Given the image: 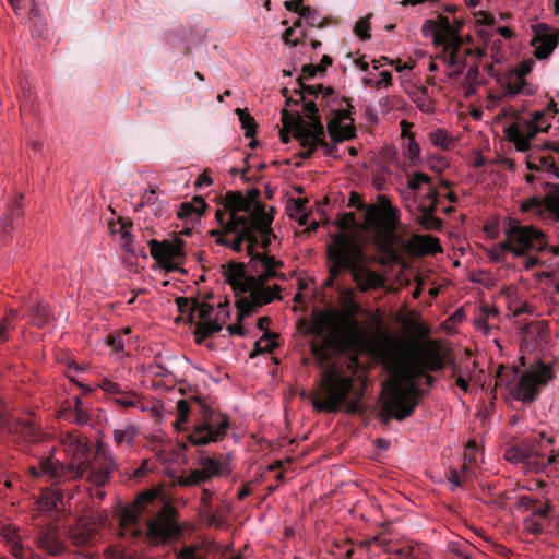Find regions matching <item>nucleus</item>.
<instances>
[{
  "label": "nucleus",
  "instance_id": "nucleus-32",
  "mask_svg": "<svg viewBox=\"0 0 559 559\" xmlns=\"http://www.w3.org/2000/svg\"><path fill=\"white\" fill-rule=\"evenodd\" d=\"M13 431L27 442H36L39 439V430L29 419L15 423Z\"/></svg>",
  "mask_w": 559,
  "mask_h": 559
},
{
  "label": "nucleus",
  "instance_id": "nucleus-54",
  "mask_svg": "<svg viewBox=\"0 0 559 559\" xmlns=\"http://www.w3.org/2000/svg\"><path fill=\"white\" fill-rule=\"evenodd\" d=\"M296 140L298 141V143L300 144L301 147L306 148L305 152L298 153V156L301 159L310 158L311 155L313 154V152H316L318 150V147L316 146V143H314V140L312 139V136H308L307 138V142L304 141V140H300V139H296Z\"/></svg>",
  "mask_w": 559,
  "mask_h": 559
},
{
  "label": "nucleus",
  "instance_id": "nucleus-55",
  "mask_svg": "<svg viewBox=\"0 0 559 559\" xmlns=\"http://www.w3.org/2000/svg\"><path fill=\"white\" fill-rule=\"evenodd\" d=\"M405 559H427L426 546L420 544H411Z\"/></svg>",
  "mask_w": 559,
  "mask_h": 559
},
{
  "label": "nucleus",
  "instance_id": "nucleus-11",
  "mask_svg": "<svg viewBox=\"0 0 559 559\" xmlns=\"http://www.w3.org/2000/svg\"><path fill=\"white\" fill-rule=\"evenodd\" d=\"M222 269L225 282L231 286L236 296L247 293L254 285H265L272 278H285L283 273L270 269H262L257 277L247 275L246 265L237 262H230Z\"/></svg>",
  "mask_w": 559,
  "mask_h": 559
},
{
  "label": "nucleus",
  "instance_id": "nucleus-34",
  "mask_svg": "<svg viewBox=\"0 0 559 559\" xmlns=\"http://www.w3.org/2000/svg\"><path fill=\"white\" fill-rule=\"evenodd\" d=\"M250 257V264L258 272V266L262 269H270L276 271L277 267H283V262L281 260H276L274 255H269L266 253H258Z\"/></svg>",
  "mask_w": 559,
  "mask_h": 559
},
{
  "label": "nucleus",
  "instance_id": "nucleus-41",
  "mask_svg": "<svg viewBox=\"0 0 559 559\" xmlns=\"http://www.w3.org/2000/svg\"><path fill=\"white\" fill-rule=\"evenodd\" d=\"M177 309H179V312L181 313H188V321L189 323L194 322V305L198 304V299H190L187 297H177L176 300Z\"/></svg>",
  "mask_w": 559,
  "mask_h": 559
},
{
  "label": "nucleus",
  "instance_id": "nucleus-31",
  "mask_svg": "<svg viewBox=\"0 0 559 559\" xmlns=\"http://www.w3.org/2000/svg\"><path fill=\"white\" fill-rule=\"evenodd\" d=\"M326 130L335 143L352 140L356 136V130L354 126L343 127L342 123H337V120L328 121Z\"/></svg>",
  "mask_w": 559,
  "mask_h": 559
},
{
  "label": "nucleus",
  "instance_id": "nucleus-58",
  "mask_svg": "<svg viewBox=\"0 0 559 559\" xmlns=\"http://www.w3.org/2000/svg\"><path fill=\"white\" fill-rule=\"evenodd\" d=\"M177 424L186 423L189 416L190 407L189 403L186 400H180L177 402Z\"/></svg>",
  "mask_w": 559,
  "mask_h": 559
},
{
  "label": "nucleus",
  "instance_id": "nucleus-7",
  "mask_svg": "<svg viewBox=\"0 0 559 559\" xmlns=\"http://www.w3.org/2000/svg\"><path fill=\"white\" fill-rule=\"evenodd\" d=\"M230 428V419L227 415L216 413L207 406H203L200 420L190 429L187 440L195 447L219 442Z\"/></svg>",
  "mask_w": 559,
  "mask_h": 559
},
{
  "label": "nucleus",
  "instance_id": "nucleus-25",
  "mask_svg": "<svg viewBox=\"0 0 559 559\" xmlns=\"http://www.w3.org/2000/svg\"><path fill=\"white\" fill-rule=\"evenodd\" d=\"M407 251L412 255L423 257L442 252V246L438 238L432 235L413 234L406 245Z\"/></svg>",
  "mask_w": 559,
  "mask_h": 559
},
{
  "label": "nucleus",
  "instance_id": "nucleus-40",
  "mask_svg": "<svg viewBox=\"0 0 559 559\" xmlns=\"http://www.w3.org/2000/svg\"><path fill=\"white\" fill-rule=\"evenodd\" d=\"M298 15L300 19H306L311 27L323 28L326 25L325 20H319L318 12L312 7H301Z\"/></svg>",
  "mask_w": 559,
  "mask_h": 559
},
{
  "label": "nucleus",
  "instance_id": "nucleus-50",
  "mask_svg": "<svg viewBox=\"0 0 559 559\" xmlns=\"http://www.w3.org/2000/svg\"><path fill=\"white\" fill-rule=\"evenodd\" d=\"M431 182V177L424 174V173H420V171H416L414 175H412L409 178H408V189L412 190L413 192H418V190L420 189V186L423 183H430Z\"/></svg>",
  "mask_w": 559,
  "mask_h": 559
},
{
  "label": "nucleus",
  "instance_id": "nucleus-18",
  "mask_svg": "<svg viewBox=\"0 0 559 559\" xmlns=\"http://www.w3.org/2000/svg\"><path fill=\"white\" fill-rule=\"evenodd\" d=\"M199 468L193 471L183 472L176 479V483L181 486H194L205 484L213 477L221 476L225 473L224 464L203 452H200L198 459Z\"/></svg>",
  "mask_w": 559,
  "mask_h": 559
},
{
  "label": "nucleus",
  "instance_id": "nucleus-53",
  "mask_svg": "<svg viewBox=\"0 0 559 559\" xmlns=\"http://www.w3.org/2000/svg\"><path fill=\"white\" fill-rule=\"evenodd\" d=\"M8 540L11 543L12 552L15 557L23 556V546L20 540V535L15 530H9Z\"/></svg>",
  "mask_w": 559,
  "mask_h": 559
},
{
  "label": "nucleus",
  "instance_id": "nucleus-36",
  "mask_svg": "<svg viewBox=\"0 0 559 559\" xmlns=\"http://www.w3.org/2000/svg\"><path fill=\"white\" fill-rule=\"evenodd\" d=\"M138 430L135 426H127L122 429H115L112 432L115 444L118 447H131L136 437Z\"/></svg>",
  "mask_w": 559,
  "mask_h": 559
},
{
  "label": "nucleus",
  "instance_id": "nucleus-30",
  "mask_svg": "<svg viewBox=\"0 0 559 559\" xmlns=\"http://www.w3.org/2000/svg\"><path fill=\"white\" fill-rule=\"evenodd\" d=\"M207 203L201 197H194L192 201L182 202L180 205L177 216L181 219L187 218H200V216L206 211Z\"/></svg>",
  "mask_w": 559,
  "mask_h": 559
},
{
  "label": "nucleus",
  "instance_id": "nucleus-46",
  "mask_svg": "<svg viewBox=\"0 0 559 559\" xmlns=\"http://www.w3.org/2000/svg\"><path fill=\"white\" fill-rule=\"evenodd\" d=\"M275 336H271L269 340H262V337L255 343L254 350L251 352L249 357L255 358L262 353H272L277 347V343L273 340Z\"/></svg>",
  "mask_w": 559,
  "mask_h": 559
},
{
  "label": "nucleus",
  "instance_id": "nucleus-62",
  "mask_svg": "<svg viewBox=\"0 0 559 559\" xmlns=\"http://www.w3.org/2000/svg\"><path fill=\"white\" fill-rule=\"evenodd\" d=\"M319 72H320V66H314L312 63L305 64L304 68H301V75H299V78H301V81L305 79H311Z\"/></svg>",
  "mask_w": 559,
  "mask_h": 559
},
{
  "label": "nucleus",
  "instance_id": "nucleus-4",
  "mask_svg": "<svg viewBox=\"0 0 559 559\" xmlns=\"http://www.w3.org/2000/svg\"><path fill=\"white\" fill-rule=\"evenodd\" d=\"M62 444L68 452L71 461L68 465L57 464L50 459H45L39 463L43 473L47 474L57 483L68 481L82 477L88 472V481L96 485H103L110 479L111 472L116 468V461L105 450H97L95 464L90 461L91 444L86 437L72 431L67 435Z\"/></svg>",
  "mask_w": 559,
  "mask_h": 559
},
{
  "label": "nucleus",
  "instance_id": "nucleus-57",
  "mask_svg": "<svg viewBox=\"0 0 559 559\" xmlns=\"http://www.w3.org/2000/svg\"><path fill=\"white\" fill-rule=\"evenodd\" d=\"M523 527L533 535H540L544 532L542 523L535 521L533 516L524 519Z\"/></svg>",
  "mask_w": 559,
  "mask_h": 559
},
{
  "label": "nucleus",
  "instance_id": "nucleus-28",
  "mask_svg": "<svg viewBox=\"0 0 559 559\" xmlns=\"http://www.w3.org/2000/svg\"><path fill=\"white\" fill-rule=\"evenodd\" d=\"M23 214L22 210V197L13 199L9 212L0 221V242L2 246L8 245L9 236L14 229L13 222L20 218Z\"/></svg>",
  "mask_w": 559,
  "mask_h": 559
},
{
  "label": "nucleus",
  "instance_id": "nucleus-33",
  "mask_svg": "<svg viewBox=\"0 0 559 559\" xmlns=\"http://www.w3.org/2000/svg\"><path fill=\"white\" fill-rule=\"evenodd\" d=\"M222 330V324L217 321H205L195 323V342L201 345L203 341L212 336L213 334L218 333Z\"/></svg>",
  "mask_w": 559,
  "mask_h": 559
},
{
  "label": "nucleus",
  "instance_id": "nucleus-44",
  "mask_svg": "<svg viewBox=\"0 0 559 559\" xmlns=\"http://www.w3.org/2000/svg\"><path fill=\"white\" fill-rule=\"evenodd\" d=\"M16 317L15 310H10L5 317L0 320V343H5L9 340V330L14 328V320Z\"/></svg>",
  "mask_w": 559,
  "mask_h": 559
},
{
  "label": "nucleus",
  "instance_id": "nucleus-9",
  "mask_svg": "<svg viewBox=\"0 0 559 559\" xmlns=\"http://www.w3.org/2000/svg\"><path fill=\"white\" fill-rule=\"evenodd\" d=\"M554 378V369L543 361H537L522 372L513 395L523 403H532L540 393V388L547 385Z\"/></svg>",
  "mask_w": 559,
  "mask_h": 559
},
{
  "label": "nucleus",
  "instance_id": "nucleus-51",
  "mask_svg": "<svg viewBox=\"0 0 559 559\" xmlns=\"http://www.w3.org/2000/svg\"><path fill=\"white\" fill-rule=\"evenodd\" d=\"M194 309H195V312L198 311L201 322L212 320V314L214 312V308L209 302L198 301V304L194 305Z\"/></svg>",
  "mask_w": 559,
  "mask_h": 559
},
{
  "label": "nucleus",
  "instance_id": "nucleus-29",
  "mask_svg": "<svg viewBox=\"0 0 559 559\" xmlns=\"http://www.w3.org/2000/svg\"><path fill=\"white\" fill-rule=\"evenodd\" d=\"M37 544L46 552L52 556L60 554L63 549L60 539L57 537V534L52 528L40 530L37 536Z\"/></svg>",
  "mask_w": 559,
  "mask_h": 559
},
{
  "label": "nucleus",
  "instance_id": "nucleus-35",
  "mask_svg": "<svg viewBox=\"0 0 559 559\" xmlns=\"http://www.w3.org/2000/svg\"><path fill=\"white\" fill-rule=\"evenodd\" d=\"M314 127H317V131H313L311 133V136L314 140V143H317V147H322L324 151V154L328 156L337 157L336 145H332V144L325 142L323 123L317 122V124H314Z\"/></svg>",
  "mask_w": 559,
  "mask_h": 559
},
{
  "label": "nucleus",
  "instance_id": "nucleus-5",
  "mask_svg": "<svg viewBox=\"0 0 559 559\" xmlns=\"http://www.w3.org/2000/svg\"><path fill=\"white\" fill-rule=\"evenodd\" d=\"M325 257L326 287H333L334 281L345 271L349 272L357 289L362 293L378 290L384 286V277L369 266V257L365 253L364 246L352 236L334 234L331 243L326 245Z\"/></svg>",
  "mask_w": 559,
  "mask_h": 559
},
{
  "label": "nucleus",
  "instance_id": "nucleus-6",
  "mask_svg": "<svg viewBox=\"0 0 559 559\" xmlns=\"http://www.w3.org/2000/svg\"><path fill=\"white\" fill-rule=\"evenodd\" d=\"M326 330L333 332L338 347L343 349L352 348L357 343L361 333L360 325L356 319L343 318L335 311L320 312L311 328V332L320 336Z\"/></svg>",
  "mask_w": 559,
  "mask_h": 559
},
{
  "label": "nucleus",
  "instance_id": "nucleus-19",
  "mask_svg": "<svg viewBox=\"0 0 559 559\" xmlns=\"http://www.w3.org/2000/svg\"><path fill=\"white\" fill-rule=\"evenodd\" d=\"M247 293L248 297H240L236 300V308L239 313V320L243 316H249L266 304H271L276 299H281V287L266 285H254Z\"/></svg>",
  "mask_w": 559,
  "mask_h": 559
},
{
  "label": "nucleus",
  "instance_id": "nucleus-15",
  "mask_svg": "<svg viewBox=\"0 0 559 559\" xmlns=\"http://www.w3.org/2000/svg\"><path fill=\"white\" fill-rule=\"evenodd\" d=\"M222 205L227 213L240 217L254 216L257 213L270 214L260 201V190L257 188L251 189L247 195L240 191H227Z\"/></svg>",
  "mask_w": 559,
  "mask_h": 559
},
{
  "label": "nucleus",
  "instance_id": "nucleus-10",
  "mask_svg": "<svg viewBox=\"0 0 559 559\" xmlns=\"http://www.w3.org/2000/svg\"><path fill=\"white\" fill-rule=\"evenodd\" d=\"M555 443V437H547L545 432L537 436L526 437L520 444L525 455V465L533 473H544L548 466L559 463V453L554 449L546 454L547 447Z\"/></svg>",
  "mask_w": 559,
  "mask_h": 559
},
{
  "label": "nucleus",
  "instance_id": "nucleus-47",
  "mask_svg": "<svg viewBox=\"0 0 559 559\" xmlns=\"http://www.w3.org/2000/svg\"><path fill=\"white\" fill-rule=\"evenodd\" d=\"M297 83H298L299 87L295 88L294 92H295V94H297L299 96L306 97V94H308L310 96L318 97L323 92V85H321V84L306 85L305 83L301 82V78L297 79Z\"/></svg>",
  "mask_w": 559,
  "mask_h": 559
},
{
  "label": "nucleus",
  "instance_id": "nucleus-63",
  "mask_svg": "<svg viewBox=\"0 0 559 559\" xmlns=\"http://www.w3.org/2000/svg\"><path fill=\"white\" fill-rule=\"evenodd\" d=\"M451 551L456 554L461 559H471L469 546L467 544L451 545Z\"/></svg>",
  "mask_w": 559,
  "mask_h": 559
},
{
  "label": "nucleus",
  "instance_id": "nucleus-61",
  "mask_svg": "<svg viewBox=\"0 0 559 559\" xmlns=\"http://www.w3.org/2000/svg\"><path fill=\"white\" fill-rule=\"evenodd\" d=\"M507 459L510 462H524L525 463V455H524V451H523V448L521 447V444H519L516 448H512L511 450H509L507 453Z\"/></svg>",
  "mask_w": 559,
  "mask_h": 559
},
{
  "label": "nucleus",
  "instance_id": "nucleus-16",
  "mask_svg": "<svg viewBox=\"0 0 559 559\" xmlns=\"http://www.w3.org/2000/svg\"><path fill=\"white\" fill-rule=\"evenodd\" d=\"M378 200L379 205L367 207L365 221L378 233L392 238L399 222V210L392 206V202L384 194H380Z\"/></svg>",
  "mask_w": 559,
  "mask_h": 559
},
{
  "label": "nucleus",
  "instance_id": "nucleus-59",
  "mask_svg": "<svg viewBox=\"0 0 559 559\" xmlns=\"http://www.w3.org/2000/svg\"><path fill=\"white\" fill-rule=\"evenodd\" d=\"M107 346L112 348L115 352L123 349V341L121 334H109L106 340Z\"/></svg>",
  "mask_w": 559,
  "mask_h": 559
},
{
  "label": "nucleus",
  "instance_id": "nucleus-27",
  "mask_svg": "<svg viewBox=\"0 0 559 559\" xmlns=\"http://www.w3.org/2000/svg\"><path fill=\"white\" fill-rule=\"evenodd\" d=\"M58 417L69 420L79 427L90 425V415L87 414L81 396H74L72 402L62 404L58 412Z\"/></svg>",
  "mask_w": 559,
  "mask_h": 559
},
{
  "label": "nucleus",
  "instance_id": "nucleus-23",
  "mask_svg": "<svg viewBox=\"0 0 559 559\" xmlns=\"http://www.w3.org/2000/svg\"><path fill=\"white\" fill-rule=\"evenodd\" d=\"M497 82L502 87V93L498 95L489 94L488 98L492 102L500 103L504 98H512L519 94H533V91L527 87L523 74H518L516 71H510L506 75L499 76Z\"/></svg>",
  "mask_w": 559,
  "mask_h": 559
},
{
  "label": "nucleus",
  "instance_id": "nucleus-64",
  "mask_svg": "<svg viewBox=\"0 0 559 559\" xmlns=\"http://www.w3.org/2000/svg\"><path fill=\"white\" fill-rule=\"evenodd\" d=\"M176 559H199L194 547H185L177 552Z\"/></svg>",
  "mask_w": 559,
  "mask_h": 559
},
{
  "label": "nucleus",
  "instance_id": "nucleus-37",
  "mask_svg": "<svg viewBox=\"0 0 559 559\" xmlns=\"http://www.w3.org/2000/svg\"><path fill=\"white\" fill-rule=\"evenodd\" d=\"M236 115L238 116V120L240 121V126L245 130V135L247 138H252L257 133V122L254 118L246 111V109H236Z\"/></svg>",
  "mask_w": 559,
  "mask_h": 559
},
{
  "label": "nucleus",
  "instance_id": "nucleus-43",
  "mask_svg": "<svg viewBox=\"0 0 559 559\" xmlns=\"http://www.w3.org/2000/svg\"><path fill=\"white\" fill-rule=\"evenodd\" d=\"M355 226H356V214L353 212H346L337 221V227H338V229H341V233H338L337 235H349L353 238H355L357 241H359L355 235L347 233L352 227H355Z\"/></svg>",
  "mask_w": 559,
  "mask_h": 559
},
{
  "label": "nucleus",
  "instance_id": "nucleus-60",
  "mask_svg": "<svg viewBox=\"0 0 559 559\" xmlns=\"http://www.w3.org/2000/svg\"><path fill=\"white\" fill-rule=\"evenodd\" d=\"M348 206L356 207L358 211L366 212V209L369 207L370 205H367L366 203H364L359 193L354 191V192H350V195L348 199Z\"/></svg>",
  "mask_w": 559,
  "mask_h": 559
},
{
  "label": "nucleus",
  "instance_id": "nucleus-12",
  "mask_svg": "<svg viewBox=\"0 0 559 559\" xmlns=\"http://www.w3.org/2000/svg\"><path fill=\"white\" fill-rule=\"evenodd\" d=\"M150 254L156 262L167 272H181L186 270L181 267L185 262V241L176 237L174 240L151 239L148 241Z\"/></svg>",
  "mask_w": 559,
  "mask_h": 559
},
{
  "label": "nucleus",
  "instance_id": "nucleus-20",
  "mask_svg": "<svg viewBox=\"0 0 559 559\" xmlns=\"http://www.w3.org/2000/svg\"><path fill=\"white\" fill-rule=\"evenodd\" d=\"M547 188L548 191L543 199L534 197L523 201L521 204V211H533L540 217H543L547 212L550 217L559 222V185L547 183Z\"/></svg>",
  "mask_w": 559,
  "mask_h": 559
},
{
  "label": "nucleus",
  "instance_id": "nucleus-45",
  "mask_svg": "<svg viewBox=\"0 0 559 559\" xmlns=\"http://www.w3.org/2000/svg\"><path fill=\"white\" fill-rule=\"evenodd\" d=\"M417 222L421 225V227L426 230H440L443 225V221L435 216V214H426L423 213L418 217Z\"/></svg>",
  "mask_w": 559,
  "mask_h": 559
},
{
  "label": "nucleus",
  "instance_id": "nucleus-24",
  "mask_svg": "<svg viewBox=\"0 0 559 559\" xmlns=\"http://www.w3.org/2000/svg\"><path fill=\"white\" fill-rule=\"evenodd\" d=\"M559 40V34L551 31L545 25H539L535 31L532 39V46L535 48V57L537 59H547L549 55L556 49Z\"/></svg>",
  "mask_w": 559,
  "mask_h": 559
},
{
  "label": "nucleus",
  "instance_id": "nucleus-42",
  "mask_svg": "<svg viewBox=\"0 0 559 559\" xmlns=\"http://www.w3.org/2000/svg\"><path fill=\"white\" fill-rule=\"evenodd\" d=\"M34 324L43 326L47 324L50 318V310L46 302L39 301L33 307Z\"/></svg>",
  "mask_w": 559,
  "mask_h": 559
},
{
  "label": "nucleus",
  "instance_id": "nucleus-21",
  "mask_svg": "<svg viewBox=\"0 0 559 559\" xmlns=\"http://www.w3.org/2000/svg\"><path fill=\"white\" fill-rule=\"evenodd\" d=\"M437 45H444L449 52V64L457 66V53L462 45V39L457 31L452 27L448 17L439 19L438 29L433 35Z\"/></svg>",
  "mask_w": 559,
  "mask_h": 559
},
{
  "label": "nucleus",
  "instance_id": "nucleus-17",
  "mask_svg": "<svg viewBox=\"0 0 559 559\" xmlns=\"http://www.w3.org/2000/svg\"><path fill=\"white\" fill-rule=\"evenodd\" d=\"M304 112L309 119V122L302 119L299 111L292 114L286 109L282 110V122L286 127L295 128V139H300L307 142V138L311 136V133L316 132L314 124L322 121L319 115V107L312 100L305 103Z\"/></svg>",
  "mask_w": 559,
  "mask_h": 559
},
{
  "label": "nucleus",
  "instance_id": "nucleus-14",
  "mask_svg": "<svg viewBox=\"0 0 559 559\" xmlns=\"http://www.w3.org/2000/svg\"><path fill=\"white\" fill-rule=\"evenodd\" d=\"M272 222V214L257 213L254 216L245 217V225L248 227L250 235V239H245L248 255L258 254L257 248L259 246L264 250L270 248L272 239L275 238Z\"/></svg>",
  "mask_w": 559,
  "mask_h": 559
},
{
  "label": "nucleus",
  "instance_id": "nucleus-13",
  "mask_svg": "<svg viewBox=\"0 0 559 559\" xmlns=\"http://www.w3.org/2000/svg\"><path fill=\"white\" fill-rule=\"evenodd\" d=\"M506 235L516 245V257H525L530 251L544 252L547 249L546 235L533 225L510 222Z\"/></svg>",
  "mask_w": 559,
  "mask_h": 559
},
{
  "label": "nucleus",
  "instance_id": "nucleus-2",
  "mask_svg": "<svg viewBox=\"0 0 559 559\" xmlns=\"http://www.w3.org/2000/svg\"><path fill=\"white\" fill-rule=\"evenodd\" d=\"M444 358L440 352L437 340H428L407 358L402 379L396 380L386 388V401L383 404V412L388 418L403 420L412 416L419 403L420 390L416 380L426 377V382L431 385L433 377L426 376L429 371L443 370Z\"/></svg>",
  "mask_w": 559,
  "mask_h": 559
},
{
  "label": "nucleus",
  "instance_id": "nucleus-56",
  "mask_svg": "<svg viewBox=\"0 0 559 559\" xmlns=\"http://www.w3.org/2000/svg\"><path fill=\"white\" fill-rule=\"evenodd\" d=\"M431 140L436 146L443 147V148L448 147V145L450 143L449 134L444 130H437V131L432 132Z\"/></svg>",
  "mask_w": 559,
  "mask_h": 559
},
{
  "label": "nucleus",
  "instance_id": "nucleus-3",
  "mask_svg": "<svg viewBox=\"0 0 559 559\" xmlns=\"http://www.w3.org/2000/svg\"><path fill=\"white\" fill-rule=\"evenodd\" d=\"M158 498V492L150 491L139 495L132 504H126L115 511L119 536L126 540H140L144 537L153 545L166 544L181 535L176 521V511L170 504H162L157 518L147 519L156 509H151Z\"/></svg>",
  "mask_w": 559,
  "mask_h": 559
},
{
  "label": "nucleus",
  "instance_id": "nucleus-49",
  "mask_svg": "<svg viewBox=\"0 0 559 559\" xmlns=\"http://www.w3.org/2000/svg\"><path fill=\"white\" fill-rule=\"evenodd\" d=\"M370 17L371 14H369L368 17H360L355 24L354 32L356 36L360 38V40H369L371 37L369 22Z\"/></svg>",
  "mask_w": 559,
  "mask_h": 559
},
{
  "label": "nucleus",
  "instance_id": "nucleus-8",
  "mask_svg": "<svg viewBox=\"0 0 559 559\" xmlns=\"http://www.w3.org/2000/svg\"><path fill=\"white\" fill-rule=\"evenodd\" d=\"M216 221L219 228L211 229L209 235L216 237V243L231 248L235 252L243 250L245 239H250L248 227L245 225V217L227 213V210L216 211Z\"/></svg>",
  "mask_w": 559,
  "mask_h": 559
},
{
  "label": "nucleus",
  "instance_id": "nucleus-48",
  "mask_svg": "<svg viewBox=\"0 0 559 559\" xmlns=\"http://www.w3.org/2000/svg\"><path fill=\"white\" fill-rule=\"evenodd\" d=\"M118 223L120 224V230L119 233L121 234V238L124 240V249L126 251H130L132 252L133 249L131 247V234H130V229L133 225L132 221L131 219H127V218H123V217H120L118 219Z\"/></svg>",
  "mask_w": 559,
  "mask_h": 559
},
{
  "label": "nucleus",
  "instance_id": "nucleus-22",
  "mask_svg": "<svg viewBox=\"0 0 559 559\" xmlns=\"http://www.w3.org/2000/svg\"><path fill=\"white\" fill-rule=\"evenodd\" d=\"M100 390L105 391V393L114 401L116 405H119L123 408L129 407H139L142 411H146V406L141 401V397L134 391L123 390L120 384L110 380V379H102L98 383Z\"/></svg>",
  "mask_w": 559,
  "mask_h": 559
},
{
  "label": "nucleus",
  "instance_id": "nucleus-39",
  "mask_svg": "<svg viewBox=\"0 0 559 559\" xmlns=\"http://www.w3.org/2000/svg\"><path fill=\"white\" fill-rule=\"evenodd\" d=\"M519 369L513 367L507 369L504 366H500L496 373L497 385H510L519 377Z\"/></svg>",
  "mask_w": 559,
  "mask_h": 559
},
{
  "label": "nucleus",
  "instance_id": "nucleus-38",
  "mask_svg": "<svg viewBox=\"0 0 559 559\" xmlns=\"http://www.w3.org/2000/svg\"><path fill=\"white\" fill-rule=\"evenodd\" d=\"M28 19H31L34 32L37 36L44 37L47 33V21L36 5L32 7L31 17Z\"/></svg>",
  "mask_w": 559,
  "mask_h": 559
},
{
  "label": "nucleus",
  "instance_id": "nucleus-1",
  "mask_svg": "<svg viewBox=\"0 0 559 559\" xmlns=\"http://www.w3.org/2000/svg\"><path fill=\"white\" fill-rule=\"evenodd\" d=\"M311 355L320 367H324L318 389L310 399L312 407L326 414L344 411L349 415H362L366 381L358 374L356 360L345 365L331 362L324 343H312Z\"/></svg>",
  "mask_w": 559,
  "mask_h": 559
},
{
  "label": "nucleus",
  "instance_id": "nucleus-52",
  "mask_svg": "<svg viewBox=\"0 0 559 559\" xmlns=\"http://www.w3.org/2000/svg\"><path fill=\"white\" fill-rule=\"evenodd\" d=\"M341 102L346 103L348 109H334V107H331V112L334 114V118L331 121H337V123H342L344 120H352L350 115L353 110V106L348 103V99L346 97H343Z\"/></svg>",
  "mask_w": 559,
  "mask_h": 559
},
{
  "label": "nucleus",
  "instance_id": "nucleus-26",
  "mask_svg": "<svg viewBox=\"0 0 559 559\" xmlns=\"http://www.w3.org/2000/svg\"><path fill=\"white\" fill-rule=\"evenodd\" d=\"M534 121H525L526 133L521 131L518 123L510 124L506 132L509 141L515 144L519 152H526L531 148V141L535 138L536 133L540 132V128H535Z\"/></svg>",
  "mask_w": 559,
  "mask_h": 559
}]
</instances>
